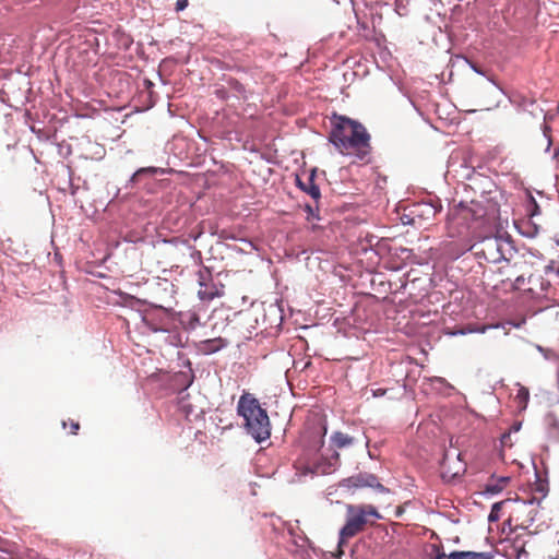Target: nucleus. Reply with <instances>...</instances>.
<instances>
[{
	"label": "nucleus",
	"instance_id": "nucleus-1",
	"mask_svg": "<svg viewBox=\"0 0 559 559\" xmlns=\"http://www.w3.org/2000/svg\"><path fill=\"white\" fill-rule=\"evenodd\" d=\"M330 141L343 155L362 160L370 154V134L366 128L347 117H338L330 133Z\"/></svg>",
	"mask_w": 559,
	"mask_h": 559
},
{
	"label": "nucleus",
	"instance_id": "nucleus-2",
	"mask_svg": "<svg viewBox=\"0 0 559 559\" xmlns=\"http://www.w3.org/2000/svg\"><path fill=\"white\" fill-rule=\"evenodd\" d=\"M237 413L245 419L247 432L259 443L271 437L270 418L258 399L245 392L238 401Z\"/></svg>",
	"mask_w": 559,
	"mask_h": 559
},
{
	"label": "nucleus",
	"instance_id": "nucleus-3",
	"mask_svg": "<svg viewBox=\"0 0 559 559\" xmlns=\"http://www.w3.org/2000/svg\"><path fill=\"white\" fill-rule=\"evenodd\" d=\"M346 512V523L340 531L337 557L344 554L342 547L347 540L365 530V526L369 523V518L382 519L377 508L372 504H347Z\"/></svg>",
	"mask_w": 559,
	"mask_h": 559
},
{
	"label": "nucleus",
	"instance_id": "nucleus-4",
	"mask_svg": "<svg viewBox=\"0 0 559 559\" xmlns=\"http://www.w3.org/2000/svg\"><path fill=\"white\" fill-rule=\"evenodd\" d=\"M537 515L535 500H512L509 499V525L520 528H528Z\"/></svg>",
	"mask_w": 559,
	"mask_h": 559
},
{
	"label": "nucleus",
	"instance_id": "nucleus-5",
	"mask_svg": "<svg viewBox=\"0 0 559 559\" xmlns=\"http://www.w3.org/2000/svg\"><path fill=\"white\" fill-rule=\"evenodd\" d=\"M338 460L340 454L337 452H334L329 459L318 454L308 457L305 454L297 460L296 466L305 474L326 475L335 471Z\"/></svg>",
	"mask_w": 559,
	"mask_h": 559
},
{
	"label": "nucleus",
	"instance_id": "nucleus-6",
	"mask_svg": "<svg viewBox=\"0 0 559 559\" xmlns=\"http://www.w3.org/2000/svg\"><path fill=\"white\" fill-rule=\"evenodd\" d=\"M476 254L483 255L487 262L496 263L503 259L502 241L496 236L486 237L477 245Z\"/></svg>",
	"mask_w": 559,
	"mask_h": 559
},
{
	"label": "nucleus",
	"instance_id": "nucleus-7",
	"mask_svg": "<svg viewBox=\"0 0 559 559\" xmlns=\"http://www.w3.org/2000/svg\"><path fill=\"white\" fill-rule=\"evenodd\" d=\"M549 287V281L545 280V277L538 272L532 273L527 277L526 293H528L532 297L539 298L544 296Z\"/></svg>",
	"mask_w": 559,
	"mask_h": 559
},
{
	"label": "nucleus",
	"instance_id": "nucleus-8",
	"mask_svg": "<svg viewBox=\"0 0 559 559\" xmlns=\"http://www.w3.org/2000/svg\"><path fill=\"white\" fill-rule=\"evenodd\" d=\"M347 481L353 487H371L381 492L388 491V489L382 484L379 483L377 476L368 473L352 476L347 479Z\"/></svg>",
	"mask_w": 559,
	"mask_h": 559
},
{
	"label": "nucleus",
	"instance_id": "nucleus-9",
	"mask_svg": "<svg viewBox=\"0 0 559 559\" xmlns=\"http://www.w3.org/2000/svg\"><path fill=\"white\" fill-rule=\"evenodd\" d=\"M436 559H492V556L488 552L453 551L450 555L439 552Z\"/></svg>",
	"mask_w": 559,
	"mask_h": 559
},
{
	"label": "nucleus",
	"instance_id": "nucleus-10",
	"mask_svg": "<svg viewBox=\"0 0 559 559\" xmlns=\"http://www.w3.org/2000/svg\"><path fill=\"white\" fill-rule=\"evenodd\" d=\"M297 187L309 194L316 202H318L321 198V192L319 187L314 183V174L312 173L307 182H304L298 176L296 177Z\"/></svg>",
	"mask_w": 559,
	"mask_h": 559
},
{
	"label": "nucleus",
	"instance_id": "nucleus-11",
	"mask_svg": "<svg viewBox=\"0 0 559 559\" xmlns=\"http://www.w3.org/2000/svg\"><path fill=\"white\" fill-rule=\"evenodd\" d=\"M221 295L218 288L212 282H207L205 285H202L198 289V296L201 300H212L215 297Z\"/></svg>",
	"mask_w": 559,
	"mask_h": 559
},
{
	"label": "nucleus",
	"instance_id": "nucleus-12",
	"mask_svg": "<svg viewBox=\"0 0 559 559\" xmlns=\"http://www.w3.org/2000/svg\"><path fill=\"white\" fill-rule=\"evenodd\" d=\"M506 555L510 559H520L523 554H526L525 551V543L522 539H514L510 546H506Z\"/></svg>",
	"mask_w": 559,
	"mask_h": 559
},
{
	"label": "nucleus",
	"instance_id": "nucleus-13",
	"mask_svg": "<svg viewBox=\"0 0 559 559\" xmlns=\"http://www.w3.org/2000/svg\"><path fill=\"white\" fill-rule=\"evenodd\" d=\"M506 265L509 267L499 269L497 272L496 287L499 285L509 286V281L507 278H512V276L515 275V273L512 272V267L518 265V263H510V261L506 260Z\"/></svg>",
	"mask_w": 559,
	"mask_h": 559
},
{
	"label": "nucleus",
	"instance_id": "nucleus-14",
	"mask_svg": "<svg viewBox=\"0 0 559 559\" xmlns=\"http://www.w3.org/2000/svg\"><path fill=\"white\" fill-rule=\"evenodd\" d=\"M331 443L337 449H343L352 445L354 443V438L341 431H335L331 436Z\"/></svg>",
	"mask_w": 559,
	"mask_h": 559
},
{
	"label": "nucleus",
	"instance_id": "nucleus-15",
	"mask_svg": "<svg viewBox=\"0 0 559 559\" xmlns=\"http://www.w3.org/2000/svg\"><path fill=\"white\" fill-rule=\"evenodd\" d=\"M179 320L181 324L189 329H194L200 322V318L194 311L180 312Z\"/></svg>",
	"mask_w": 559,
	"mask_h": 559
},
{
	"label": "nucleus",
	"instance_id": "nucleus-16",
	"mask_svg": "<svg viewBox=\"0 0 559 559\" xmlns=\"http://www.w3.org/2000/svg\"><path fill=\"white\" fill-rule=\"evenodd\" d=\"M503 509H508L509 510V499H506V500H502V501L493 503L492 507H491L488 520L490 522L499 521V519L501 516V511Z\"/></svg>",
	"mask_w": 559,
	"mask_h": 559
},
{
	"label": "nucleus",
	"instance_id": "nucleus-17",
	"mask_svg": "<svg viewBox=\"0 0 559 559\" xmlns=\"http://www.w3.org/2000/svg\"><path fill=\"white\" fill-rule=\"evenodd\" d=\"M509 481L508 477H501L498 480H491L485 486V491L489 493H498L503 490Z\"/></svg>",
	"mask_w": 559,
	"mask_h": 559
},
{
	"label": "nucleus",
	"instance_id": "nucleus-18",
	"mask_svg": "<svg viewBox=\"0 0 559 559\" xmlns=\"http://www.w3.org/2000/svg\"><path fill=\"white\" fill-rule=\"evenodd\" d=\"M203 350L206 353H215L226 345L223 338L206 340L203 343Z\"/></svg>",
	"mask_w": 559,
	"mask_h": 559
},
{
	"label": "nucleus",
	"instance_id": "nucleus-19",
	"mask_svg": "<svg viewBox=\"0 0 559 559\" xmlns=\"http://www.w3.org/2000/svg\"><path fill=\"white\" fill-rule=\"evenodd\" d=\"M509 281V290H522L526 293L527 288V278L523 275H518L514 281L511 277L507 278Z\"/></svg>",
	"mask_w": 559,
	"mask_h": 559
},
{
	"label": "nucleus",
	"instance_id": "nucleus-20",
	"mask_svg": "<svg viewBox=\"0 0 559 559\" xmlns=\"http://www.w3.org/2000/svg\"><path fill=\"white\" fill-rule=\"evenodd\" d=\"M199 287L212 282V273L207 267H202L197 273Z\"/></svg>",
	"mask_w": 559,
	"mask_h": 559
},
{
	"label": "nucleus",
	"instance_id": "nucleus-21",
	"mask_svg": "<svg viewBox=\"0 0 559 559\" xmlns=\"http://www.w3.org/2000/svg\"><path fill=\"white\" fill-rule=\"evenodd\" d=\"M68 425L70 426V433L71 435H76L79 429H80L79 421H75L73 419H69V421H63L62 423L63 428H67Z\"/></svg>",
	"mask_w": 559,
	"mask_h": 559
},
{
	"label": "nucleus",
	"instance_id": "nucleus-22",
	"mask_svg": "<svg viewBox=\"0 0 559 559\" xmlns=\"http://www.w3.org/2000/svg\"><path fill=\"white\" fill-rule=\"evenodd\" d=\"M528 396H530V394H528L527 389H525V388H521V389L519 390V392H518L516 399H518L521 403L526 404V403H527V401H528Z\"/></svg>",
	"mask_w": 559,
	"mask_h": 559
},
{
	"label": "nucleus",
	"instance_id": "nucleus-23",
	"mask_svg": "<svg viewBox=\"0 0 559 559\" xmlns=\"http://www.w3.org/2000/svg\"><path fill=\"white\" fill-rule=\"evenodd\" d=\"M151 174L154 175L157 173V169L154 167L140 168L133 176V179L142 174Z\"/></svg>",
	"mask_w": 559,
	"mask_h": 559
},
{
	"label": "nucleus",
	"instance_id": "nucleus-24",
	"mask_svg": "<svg viewBox=\"0 0 559 559\" xmlns=\"http://www.w3.org/2000/svg\"><path fill=\"white\" fill-rule=\"evenodd\" d=\"M305 211L308 213V217H307L308 219H309L310 217H318V215H317L318 206L313 207L312 205L307 204V205L305 206Z\"/></svg>",
	"mask_w": 559,
	"mask_h": 559
},
{
	"label": "nucleus",
	"instance_id": "nucleus-25",
	"mask_svg": "<svg viewBox=\"0 0 559 559\" xmlns=\"http://www.w3.org/2000/svg\"><path fill=\"white\" fill-rule=\"evenodd\" d=\"M189 5V0H177L176 1V11H183Z\"/></svg>",
	"mask_w": 559,
	"mask_h": 559
},
{
	"label": "nucleus",
	"instance_id": "nucleus-26",
	"mask_svg": "<svg viewBox=\"0 0 559 559\" xmlns=\"http://www.w3.org/2000/svg\"><path fill=\"white\" fill-rule=\"evenodd\" d=\"M467 213H472V214H473V216L480 217V215H477V211H476V210L468 209V210H467Z\"/></svg>",
	"mask_w": 559,
	"mask_h": 559
},
{
	"label": "nucleus",
	"instance_id": "nucleus-27",
	"mask_svg": "<svg viewBox=\"0 0 559 559\" xmlns=\"http://www.w3.org/2000/svg\"><path fill=\"white\" fill-rule=\"evenodd\" d=\"M145 84H146L147 88H150L151 86H153V83H152L151 81H148V80H146V81H145Z\"/></svg>",
	"mask_w": 559,
	"mask_h": 559
},
{
	"label": "nucleus",
	"instance_id": "nucleus-28",
	"mask_svg": "<svg viewBox=\"0 0 559 559\" xmlns=\"http://www.w3.org/2000/svg\"><path fill=\"white\" fill-rule=\"evenodd\" d=\"M322 430H323L322 431V436H325L326 435V427H323Z\"/></svg>",
	"mask_w": 559,
	"mask_h": 559
},
{
	"label": "nucleus",
	"instance_id": "nucleus-29",
	"mask_svg": "<svg viewBox=\"0 0 559 559\" xmlns=\"http://www.w3.org/2000/svg\"><path fill=\"white\" fill-rule=\"evenodd\" d=\"M401 513H402V509H399L396 514L400 515Z\"/></svg>",
	"mask_w": 559,
	"mask_h": 559
},
{
	"label": "nucleus",
	"instance_id": "nucleus-30",
	"mask_svg": "<svg viewBox=\"0 0 559 559\" xmlns=\"http://www.w3.org/2000/svg\"><path fill=\"white\" fill-rule=\"evenodd\" d=\"M558 245H559V241H558Z\"/></svg>",
	"mask_w": 559,
	"mask_h": 559
}]
</instances>
